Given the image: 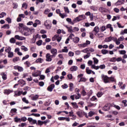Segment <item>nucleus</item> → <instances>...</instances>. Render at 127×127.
Returning a JSON list of instances; mask_svg holds the SVG:
<instances>
[{"label":"nucleus","instance_id":"f257e3e1","mask_svg":"<svg viewBox=\"0 0 127 127\" xmlns=\"http://www.w3.org/2000/svg\"><path fill=\"white\" fill-rule=\"evenodd\" d=\"M76 115L79 118H83V117H84V116H85V118H86V119H88V114H87V113H86L82 110L77 111L76 112Z\"/></svg>","mask_w":127,"mask_h":127},{"label":"nucleus","instance_id":"f03ea898","mask_svg":"<svg viewBox=\"0 0 127 127\" xmlns=\"http://www.w3.org/2000/svg\"><path fill=\"white\" fill-rule=\"evenodd\" d=\"M92 69H95V70H99V69H105L106 68V65L105 64H101L99 66H96V65L93 64L91 66Z\"/></svg>","mask_w":127,"mask_h":127},{"label":"nucleus","instance_id":"7ed1b4c3","mask_svg":"<svg viewBox=\"0 0 127 127\" xmlns=\"http://www.w3.org/2000/svg\"><path fill=\"white\" fill-rule=\"evenodd\" d=\"M101 78L102 80H103L104 83H110V77H108V76L102 74Z\"/></svg>","mask_w":127,"mask_h":127},{"label":"nucleus","instance_id":"20e7f679","mask_svg":"<svg viewBox=\"0 0 127 127\" xmlns=\"http://www.w3.org/2000/svg\"><path fill=\"white\" fill-rule=\"evenodd\" d=\"M45 26L47 29H51L52 26V24L50 23V22L48 20H46L45 22Z\"/></svg>","mask_w":127,"mask_h":127},{"label":"nucleus","instance_id":"39448f33","mask_svg":"<svg viewBox=\"0 0 127 127\" xmlns=\"http://www.w3.org/2000/svg\"><path fill=\"white\" fill-rule=\"evenodd\" d=\"M27 120L31 125H35V124H37V121L32 119V118H28Z\"/></svg>","mask_w":127,"mask_h":127},{"label":"nucleus","instance_id":"423d86ee","mask_svg":"<svg viewBox=\"0 0 127 127\" xmlns=\"http://www.w3.org/2000/svg\"><path fill=\"white\" fill-rule=\"evenodd\" d=\"M30 34V29L28 28H26L24 29L23 35L25 36H29Z\"/></svg>","mask_w":127,"mask_h":127},{"label":"nucleus","instance_id":"0eeeda50","mask_svg":"<svg viewBox=\"0 0 127 127\" xmlns=\"http://www.w3.org/2000/svg\"><path fill=\"white\" fill-rule=\"evenodd\" d=\"M14 38H15V39H17V40H20V41H22V40H25V39H26L25 37L20 36L18 35H15Z\"/></svg>","mask_w":127,"mask_h":127},{"label":"nucleus","instance_id":"6e6552de","mask_svg":"<svg viewBox=\"0 0 127 127\" xmlns=\"http://www.w3.org/2000/svg\"><path fill=\"white\" fill-rule=\"evenodd\" d=\"M110 109H111V104H106L105 106L103 108V111H105V112L110 111Z\"/></svg>","mask_w":127,"mask_h":127},{"label":"nucleus","instance_id":"1a4fd4ad","mask_svg":"<svg viewBox=\"0 0 127 127\" xmlns=\"http://www.w3.org/2000/svg\"><path fill=\"white\" fill-rule=\"evenodd\" d=\"M46 61L48 62H51V61H52V58H51V55L50 54L48 53L46 55Z\"/></svg>","mask_w":127,"mask_h":127},{"label":"nucleus","instance_id":"9d476101","mask_svg":"<svg viewBox=\"0 0 127 127\" xmlns=\"http://www.w3.org/2000/svg\"><path fill=\"white\" fill-rule=\"evenodd\" d=\"M41 24L40 20L36 19L35 20V23L33 24V27H37V25Z\"/></svg>","mask_w":127,"mask_h":127},{"label":"nucleus","instance_id":"9b49d317","mask_svg":"<svg viewBox=\"0 0 127 127\" xmlns=\"http://www.w3.org/2000/svg\"><path fill=\"white\" fill-rule=\"evenodd\" d=\"M14 69L15 70H18L19 72H23V67L19 66L18 65L14 66Z\"/></svg>","mask_w":127,"mask_h":127},{"label":"nucleus","instance_id":"f8f14e48","mask_svg":"<svg viewBox=\"0 0 127 127\" xmlns=\"http://www.w3.org/2000/svg\"><path fill=\"white\" fill-rule=\"evenodd\" d=\"M111 40L115 42L116 45H120L121 44V42L118 41V39L115 37H111Z\"/></svg>","mask_w":127,"mask_h":127},{"label":"nucleus","instance_id":"ddd939ff","mask_svg":"<svg viewBox=\"0 0 127 127\" xmlns=\"http://www.w3.org/2000/svg\"><path fill=\"white\" fill-rule=\"evenodd\" d=\"M53 39H57L58 42H60L61 39H62V37L59 36V35H56L53 38Z\"/></svg>","mask_w":127,"mask_h":127},{"label":"nucleus","instance_id":"4468645a","mask_svg":"<svg viewBox=\"0 0 127 127\" xmlns=\"http://www.w3.org/2000/svg\"><path fill=\"white\" fill-rule=\"evenodd\" d=\"M59 121H66V122H70V118L67 117H59Z\"/></svg>","mask_w":127,"mask_h":127},{"label":"nucleus","instance_id":"2eb2a0df","mask_svg":"<svg viewBox=\"0 0 127 127\" xmlns=\"http://www.w3.org/2000/svg\"><path fill=\"white\" fill-rule=\"evenodd\" d=\"M22 91H20L17 90V91H14V97H17L18 96H20V95H22Z\"/></svg>","mask_w":127,"mask_h":127},{"label":"nucleus","instance_id":"dca6fc26","mask_svg":"<svg viewBox=\"0 0 127 127\" xmlns=\"http://www.w3.org/2000/svg\"><path fill=\"white\" fill-rule=\"evenodd\" d=\"M54 88H55V85L54 84H51L48 87V91L49 92H52Z\"/></svg>","mask_w":127,"mask_h":127},{"label":"nucleus","instance_id":"f3484780","mask_svg":"<svg viewBox=\"0 0 127 127\" xmlns=\"http://www.w3.org/2000/svg\"><path fill=\"white\" fill-rule=\"evenodd\" d=\"M10 93H13V90L10 89H5L4 90V94L5 95H9Z\"/></svg>","mask_w":127,"mask_h":127},{"label":"nucleus","instance_id":"a211bd4d","mask_svg":"<svg viewBox=\"0 0 127 127\" xmlns=\"http://www.w3.org/2000/svg\"><path fill=\"white\" fill-rule=\"evenodd\" d=\"M65 27L67 28L68 32H70V33H73V32H74V31L73 30V27L71 26H65Z\"/></svg>","mask_w":127,"mask_h":127},{"label":"nucleus","instance_id":"6ab92c4d","mask_svg":"<svg viewBox=\"0 0 127 127\" xmlns=\"http://www.w3.org/2000/svg\"><path fill=\"white\" fill-rule=\"evenodd\" d=\"M96 115V112L95 111H91L88 113V115H87L88 118H92L93 116H95Z\"/></svg>","mask_w":127,"mask_h":127},{"label":"nucleus","instance_id":"aec40b11","mask_svg":"<svg viewBox=\"0 0 127 127\" xmlns=\"http://www.w3.org/2000/svg\"><path fill=\"white\" fill-rule=\"evenodd\" d=\"M122 4H124V0H118L117 2L115 3V5H122Z\"/></svg>","mask_w":127,"mask_h":127},{"label":"nucleus","instance_id":"412c9836","mask_svg":"<svg viewBox=\"0 0 127 127\" xmlns=\"http://www.w3.org/2000/svg\"><path fill=\"white\" fill-rule=\"evenodd\" d=\"M93 31L95 32V35H97V33H98L100 31V28H99V26H95L93 29Z\"/></svg>","mask_w":127,"mask_h":127},{"label":"nucleus","instance_id":"4be33fe9","mask_svg":"<svg viewBox=\"0 0 127 127\" xmlns=\"http://www.w3.org/2000/svg\"><path fill=\"white\" fill-rule=\"evenodd\" d=\"M70 71H71V72H74V71H77V70H78V67L77 66H72L70 68Z\"/></svg>","mask_w":127,"mask_h":127},{"label":"nucleus","instance_id":"5701e85b","mask_svg":"<svg viewBox=\"0 0 127 127\" xmlns=\"http://www.w3.org/2000/svg\"><path fill=\"white\" fill-rule=\"evenodd\" d=\"M16 112H17V109L15 108H13L10 110V114H12V116H13V115H15L16 113Z\"/></svg>","mask_w":127,"mask_h":127},{"label":"nucleus","instance_id":"b1692460","mask_svg":"<svg viewBox=\"0 0 127 127\" xmlns=\"http://www.w3.org/2000/svg\"><path fill=\"white\" fill-rule=\"evenodd\" d=\"M79 21H81L80 20V18L79 17V16L74 18L73 20V24L76 23V22H79Z\"/></svg>","mask_w":127,"mask_h":127},{"label":"nucleus","instance_id":"393cba45","mask_svg":"<svg viewBox=\"0 0 127 127\" xmlns=\"http://www.w3.org/2000/svg\"><path fill=\"white\" fill-rule=\"evenodd\" d=\"M72 41L74 43H78L80 41V39L78 37H75L73 38Z\"/></svg>","mask_w":127,"mask_h":127},{"label":"nucleus","instance_id":"a878e982","mask_svg":"<svg viewBox=\"0 0 127 127\" xmlns=\"http://www.w3.org/2000/svg\"><path fill=\"white\" fill-rule=\"evenodd\" d=\"M90 9H92L93 11H97L99 9V7L97 6H91L90 7Z\"/></svg>","mask_w":127,"mask_h":127},{"label":"nucleus","instance_id":"bb28decb","mask_svg":"<svg viewBox=\"0 0 127 127\" xmlns=\"http://www.w3.org/2000/svg\"><path fill=\"white\" fill-rule=\"evenodd\" d=\"M71 105H72L73 109H78V108H79V106H78L76 102H72Z\"/></svg>","mask_w":127,"mask_h":127},{"label":"nucleus","instance_id":"cd10ccee","mask_svg":"<svg viewBox=\"0 0 127 127\" xmlns=\"http://www.w3.org/2000/svg\"><path fill=\"white\" fill-rule=\"evenodd\" d=\"M51 52L52 54H53L54 55H57V49H52L51 50Z\"/></svg>","mask_w":127,"mask_h":127},{"label":"nucleus","instance_id":"c85d7f7f","mask_svg":"<svg viewBox=\"0 0 127 127\" xmlns=\"http://www.w3.org/2000/svg\"><path fill=\"white\" fill-rule=\"evenodd\" d=\"M78 17H79V20L80 21L81 20H84V19H86V16H85L84 14L78 15Z\"/></svg>","mask_w":127,"mask_h":127},{"label":"nucleus","instance_id":"c756f323","mask_svg":"<svg viewBox=\"0 0 127 127\" xmlns=\"http://www.w3.org/2000/svg\"><path fill=\"white\" fill-rule=\"evenodd\" d=\"M66 21L68 22V23H70V24H72V25H74V22H73V20L72 21V19L70 18H67L66 19Z\"/></svg>","mask_w":127,"mask_h":127},{"label":"nucleus","instance_id":"7c9ffc66","mask_svg":"<svg viewBox=\"0 0 127 127\" xmlns=\"http://www.w3.org/2000/svg\"><path fill=\"white\" fill-rule=\"evenodd\" d=\"M27 6H28L27 3L24 2L22 4L21 9L22 10H23V8H24L25 9H26V8H27Z\"/></svg>","mask_w":127,"mask_h":127},{"label":"nucleus","instance_id":"2f4dec72","mask_svg":"<svg viewBox=\"0 0 127 127\" xmlns=\"http://www.w3.org/2000/svg\"><path fill=\"white\" fill-rule=\"evenodd\" d=\"M38 98H39V95H36L31 97V100H32V101H36L37 100H38Z\"/></svg>","mask_w":127,"mask_h":127},{"label":"nucleus","instance_id":"473e14b6","mask_svg":"<svg viewBox=\"0 0 127 127\" xmlns=\"http://www.w3.org/2000/svg\"><path fill=\"white\" fill-rule=\"evenodd\" d=\"M43 59L39 58L36 60L35 63H43Z\"/></svg>","mask_w":127,"mask_h":127},{"label":"nucleus","instance_id":"72a5a7b5","mask_svg":"<svg viewBox=\"0 0 127 127\" xmlns=\"http://www.w3.org/2000/svg\"><path fill=\"white\" fill-rule=\"evenodd\" d=\"M11 48L10 47H6L5 49V52L7 53L11 52Z\"/></svg>","mask_w":127,"mask_h":127},{"label":"nucleus","instance_id":"f704fd0d","mask_svg":"<svg viewBox=\"0 0 127 127\" xmlns=\"http://www.w3.org/2000/svg\"><path fill=\"white\" fill-rule=\"evenodd\" d=\"M111 106H112V107H114V108H115V109H116L117 110H121V107L120 106H119L118 105H117L114 103L112 104Z\"/></svg>","mask_w":127,"mask_h":127},{"label":"nucleus","instance_id":"c9c22d12","mask_svg":"<svg viewBox=\"0 0 127 127\" xmlns=\"http://www.w3.org/2000/svg\"><path fill=\"white\" fill-rule=\"evenodd\" d=\"M121 35H124L125 34H127V29H125L124 30H122L120 32Z\"/></svg>","mask_w":127,"mask_h":127},{"label":"nucleus","instance_id":"e433bc0d","mask_svg":"<svg viewBox=\"0 0 127 127\" xmlns=\"http://www.w3.org/2000/svg\"><path fill=\"white\" fill-rule=\"evenodd\" d=\"M14 121L15 123H21V120L20 118L15 117L14 118Z\"/></svg>","mask_w":127,"mask_h":127},{"label":"nucleus","instance_id":"4c0bfd02","mask_svg":"<svg viewBox=\"0 0 127 127\" xmlns=\"http://www.w3.org/2000/svg\"><path fill=\"white\" fill-rule=\"evenodd\" d=\"M119 53L121 55H125V54H126L127 51L126 50H120L119 51Z\"/></svg>","mask_w":127,"mask_h":127},{"label":"nucleus","instance_id":"58836bf2","mask_svg":"<svg viewBox=\"0 0 127 127\" xmlns=\"http://www.w3.org/2000/svg\"><path fill=\"white\" fill-rule=\"evenodd\" d=\"M14 55H13V52H10L8 53V58H12L13 57Z\"/></svg>","mask_w":127,"mask_h":127},{"label":"nucleus","instance_id":"ea45409f","mask_svg":"<svg viewBox=\"0 0 127 127\" xmlns=\"http://www.w3.org/2000/svg\"><path fill=\"white\" fill-rule=\"evenodd\" d=\"M59 16L60 17H61V18H65V17H67V14L62 13H61Z\"/></svg>","mask_w":127,"mask_h":127},{"label":"nucleus","instance_id":"a19ab883","mask_svg":"<svg viewBox=\"0 0 127 127\" xmlns=\"http://www.w3.org/2000/svg\"><path fill=\"white\" fill-rule=\"evenodd\" d=\"M19 83L20 84V85H22V86H24L25 85V81L22 79H20L19 80Z\"/></svg>","mask_w":127,"mask_h":127},{"label":"nucleus","instance_id":"79ce46f5","mask_svg":"<svg viewBox=\"0 0 127 127\" xmlns=\"http://www.w3.org/2000/svg\"><path fill=\"white\" fill-rule=\"evenodd\" d=\"M21 50H23V51H28V49L24 46H21Z\"/></svg>","mask_w":127,"mask_h":127},{"label":"nucleus","instance_id":"37998d69","mask_svg":"<svg viewBox=\"0 0 127 127\" xmlns=\"http://www.w3.org/2000/svg\"><path fill=\"white\" fill-rule=\"evenodd\" d=\"M101 53H102V54L105 55L108 54V53H109V51H108L107 50L103 49V50H102Z\"/></svg>","mask_w":127,"mask_h":127},{"label":"nucleus","instance_id":"c03bdc74","mask_svg":"<svg viewBox=\"0 0 127 127\" xmlns=\"http://www.w3.org/2000/svg\"><path fill=\"white\" fill-rule=\"evenodd\" d=\"M86 72L87 74H91L92 73V70L90 69L89 67H87L86 68Z\"/></svg>","mask_w":127,"mask_h":127},{"label":"nucleus","instance_id":"a18cd8bd","mask_svg":"<svg viewBox=\"0 0 127 127\" xmlns=\"http://www.w3.org/2000/svg\"><path fill=\"white\" fill-rule=\"evenodd\" d=\"M93 62L94 63V65H96V64H98V63H99V60H98V59L96 58H93Z\"/></svg>","mask_w":127,"mask_h":127},{"label":"nucleus","instance_id":"49530a36","mask_svg":"<svg viewBox=\"0 0 127 127\" xmlns=\"http://www.w3.org/2000/svg\"><path fill=\"white\" fill-rule=\"evenodd\" d=\"M5 15H6V13L4 12H2L0 14V18H2L3 17H4V16H5Z\"/></svg>","mask_w":127,"mask_h":127},{"label":"nucleus","instance_id":"de8ad7c7","mask_svg":"<svg viewBox=\"0 0 127 127\" xmlns=\"http://www.w3.org/2000/svg\"><path fill=\"white\" fill-rule=\"evenodd\" d=\"M103 95H104V93H103L102 92H99L97 94V96L98 97V98H101V97H102V96H103Z\"/></svg>","mask_w":127,"mask_h":127},{"label":"nucleus","instance_id":"09e8293b","mask_svg":"<svg viewBox=\"0 0 127 127\" xmlns=\"http://www.w3.org/2000/svg\"><path fill=\"white\" fill-rule=\"evenodd\" d=\"M74 37H75V35H74L73 34L71 33V34L69 35V37H68V38H69V39H71V40H73V39H74Z\"/></svg>","mask_w":127,"mask_h":127},{"label":"nucleus","instance_id":"8fccbe9b","mask_svg":"<svg viewBox=\"0 0 127 127\" xmlns=\"http://www.w3.org/2000/svg\"><path fill=\"white\" fill-rule=\"evenodd\" d=\"M16 41L15 40V39H14V38H11L10 40H9V42L10 43H12V44H14V43L16 42Z\"/></svg>","mask_w":127,"mask_h":127},{"label":"nucleus","instance_id":"3c124183","mask_svg":"<svg viewBox=\"0 0 127 127\" xmlns=\"http://www.w3.org/2000/svg\"><path fill=\"white\" fill-rule=\"evenodd\" d=\"M22 101H23V102H24V103H25L26 104H29V102L28 101V100H27V99H26V98L24 97L22 99Z\"/></svg>","mask_w":127,"mask_h":127},{"label":"nucleus","instance_id":"603ef678","mask_svg":"<svg viewBox=\"0 0 127 127\" xmlns=\"http://www.w3.org/2000/svg\"><path fill=\"white\" fill-rule=\"evenodd\" d=\"M124 39L125 38L124 37V36H122L121 37L118 38V42H121V41H124Z\"/></svg>","mask_w":127,"mask_h":127},{"label":"nucleus","instance_id":"864d4df0","mask_svg":"<svg viewBox=\"0 0 127 127\" xmlns=\"http://www.w3.org/2000/svg\"><path fill=\"white\" fill-rule=\"evenodd\" d=\"M73 87H74V84L72 83L69 84V91H73Z\"/></svg>","mask_w":127,"mask_h":127},{"label":"nucleus","instance_id":"5fc2aeb1","mask_svg":"<svg viewBox=\"0 0 127 127\" xmlns=\"http://www.w3.org/2000/svg\"><path fill=\"white\" fill-rule=\"evenodd\" d=\"M20 59L19 57H15L13 59L12 61L13 62H17L18 61H19Z\"/></svg>","mask_w":127,"mask_h":127},{"label":"nucleus","instance_id":"6e6d98bb","mask_svg":"<svg viewBox=\"0 0 127 127\" xmlns=\"http://www.w3.org/2000/svg\"><path fill=\"white\" fill-rule=\"evenodd\" d=\"M42 40H40L36 42V44L38 46H40L42 44Z\"/></svg>","mask_w":127,"mask_h":127},{"label":"nucleus","instance_id":"4d7b16f0","mask_svg":"<svg viewBox=\"0 0 127 127\" xmlns=\"http://www.w3.org/2000/svg\"><path fill=\"white\" fill-rule=\"evenodd\" d=\"M106 42H110L112 41V37H108L105 39Z\"/></svg>","mask_w":127,"mask_h":127},{"label":"nucleus","instance_id":"13d9d810","mask_svg":"<svg viewBox=\"0 0 127 127\" xmlns=\"http://www.w3.org/2000/svg\"><path fill=\"white\" fill-rule=\"evenodd\" d=\"M117 61V58L113 57L110 60V62H116Z\"/></svg>","mask_w":127,"mask_h":127},{"label":"nucleus","instance_id":"bf43d9fd","mask_svg":"<svg viewBox=\"0 0 127 127\" xmlns=\"http://www.w3.org/2000/svg\"><path fill=\"white\" fill-rule=\"evenodd\" d=\"M64 10L65 12H66V13H69L70 12V11L69 10L68 7H64Z\"/></svg>","mask_w":127,"mask_h":127},{"label":"nucleus","instance_id":"052dcab7","mask_svg":"<svg viewBox=\"0 0 127 127\" xmlns=\"http://www.w3.org/2000/svg\"><path fill=\"white\" fill-rule=\"evenodd\" d=\"M79 47H82L83 48L85 47H87V44H86V43H84L83 44H80V45H79Z\"/></svg>","mask_w":127,"mask_h":127},{"label":"nucleus","instance_id":"680f3d73","mask_svg":"<svg viewBox=\"0 0 127 127\" xmlns=\"http://www.w3.org/2000/svg\"><path fill=\"white\" fill-rule=\"evenodd\" d=\"M2 62V63L3 64H4V65L7 64V60L5 59V60H3L2 61H0V63H1Z\"/></svg>","mask_w":127,"mask_h":127},{"label":"nucleus","instance_id":"e2e57ef3","mask_svg":"<svg viewBox=\"0 0 127 127\" xmlns=\"http://www.w3.org/2000/svg\"><path fill=\"white\" fill-rule=\"evenodd\" d=\"M62 52H65V53L68 52V49L67 48V47H64V49H62Z\"/></svg>","mask_w":127,"mask_h":127},{"label":"nucleus","instance_id":"0e129e2a","mask_svg":"<svg viewBox=\"0 0 127 127\" xmlns=\"http://www.w3.org/2000/svg\"><path fill=\"white\" fill-rule=\"evenodd\" d=\"M5 21L8 22V23H11V18L7 17L5 19Z\"/></svg>","mask_w":127,"mask_h":127},{"label":"nucleus","instance_id":"69168bd1","mask_svg":"<svg viewBox=\"0 0 127 127\" xmlns=\"http://www.w3.org/2000/svg\"><path fill=\"white\" fill-rule=\"evenodd\" d=\"M32 76L33 77H38V76H39V73H37V72H33Z\"/></svg>","mask_w":127,"mask_h":127},{"label":"nucleus","instance_id":"338daca9","mask_svg":"<svg viewBox=\"0 0 127 127\" xmlns=\"http://www.w3.org/2000/svg\"><path fill=\"white\" fill-rule=\"evenodd\" d=\"M83 53H87L88 54L89 52V51L88 50V48L84 49L81 51Z\"/></svg>","mask_w":127,"mask_h":127},{"label":"nucleus","instance_id":"774afa93","mask_svg":"<svg viewBox=\"0 0 127 127\" xmlns=\"http://www.w3.org/2000/svg\"><path fill=\"white\" fill-rule=\"evenodd\" d=\"M68 56H69V57H73V56H74V53L71 51L69 52Z\"/></svg>","mask_w":127,"mask_h":127}]
</instances>
